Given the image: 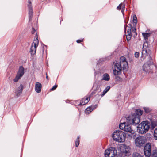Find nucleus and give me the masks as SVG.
<instances>
[{
    "label": "nucleus",
    "mask_w": 157,
    "mask_h": 157,
    "mask_svg": "<svg viewBox=\"0 0 157 157\" xmlns=\"http://www.w3.org/2000/svg\"><path fill=\"white\" fill-rule=\"evenodd\" d=\"M128 67V63L126 61V58L124 57H121L120 62L114 63L113 64V69L114 74L115 75H120L121 73L122 69L126 70Z\"/></svg>",
    "instance_id": "1"
},
{
    "label": "nucleus",
    "mask_w": 157,
    "mask_h": 157,
    "mask_svg": "<svg viewBox=\"0 0 157 157\" xmlns=\"http://www.w3.org/2000/svg\"><path fill=\"white\" fill-rule=\"evenodd\" d=\"M142 113V111L139 109L136 110L133 114L128 117L127 120L128 121V123L133 125L138 124L140 121V116Z\"/></svg>",
    "instance_id": "2"
},
{
    "label": "nucleus",
    "mask_w": 157,
    "mask_h": 157,
    "mask_svg": "<svg viewBox=\"0 0 157 157\" xmlns=\"http://www.w3.org/2000/svg\"><path fill=\"white\" fill-rule=\"evenodd\" d=\"M150 124L147 121H143L139 124L137 127V130L138 132L144 134L147 132L150 128Z\"/></svg>",
    "instance_id": "3"
},
{
    "label": "nucleus",
    "mask_w": 157,
    "mask_h": 157,
    "mask_svg": "<svg viewBox=\"0 0 157 157\" xmlns=\"http://www.w3.org/2000/svg\"><path fill=\"white\" fill-rule=\"evenodd\" d=\"M112 137L114 140L119 142H123L125 140L124 133L121 131L118 130L114 131Z\"/></svg>",
    "instance_id": "4"
},
{
    "label": "nucleus",
    "mask_w": 157,
    "mask_h": 157,
    "mask_svg": "<svg viewBox=\"0 0 157 157\" xmlns=\"http://www.w3.org/2000/svg\"><path fill=\"white\" fill-rule=\"evenodd\" d=\"M153 66L151 57L149 56V61L143 65V71L146 73L151 72L153 69Z\"/></svg>",
    "instance_id": "5"
},
{
    "label": "nucleus",
    "mask_w": 157,
    "mask_h": 157,
    "mask_svg": "<svg viewBox=\"0 0 157 157\" xmlns=\"http://www.w3.org/2000/svg\"><path fill=\"white\" fill-rule=\"evenodd\" d=\"M117 153V150L115 147H111L105 150V157H114Z\"/></svg>",
    "instance_id": "6"
},
{
    "label": "nucleus",
    "mask_w": 157,
    "mask_h": 157,
    "mask_svg": "<svg viewBox=\"0 0 157 157\" xmlns=\"http://www.w3.org/2000/svg\"><path fill=\"white\" fill-rule=\"evenodd\" d=\"M119 127L120 129L125 131L132 133H134V131L132 129L130 125L127 124L125 122L121 123L119 125Z\"/></svg>",
    "instance_id": "7"
},
{
    "label": "nucleus",
    "mask_w": 157,
    "mask_h": 157,
    "mask_svg": "<svg viewBox=\"0 0 157 157\" xmlns=\"http://www.w3.org/2000/svg\"><path fill=\"white\" fill-rule=\"evenodd\" d=\"M145 143V138L143 136H138L135 140V144L138 147H140L142 146Z\"/></svg>",
    "instance_id": "8"
},
{
    "label": "nucleus",
    "mask_w": 157,
    "mask_h": 157,
    "mask_svg": "<svg viewBox=\"0 0 157 157\" xmlns=\"http://www.w3.org/2000/svg\"><path fill=\"white\" fill-rule=\"evenodd\" d=\"M24 70V68L22 66H20L16 76L13 79L14 82H17L22 76L25 73Z\"/></svg>",
    "instance_id": "9"
},
{
    "label": "nucleus",
    "mask_w": 157,
    "mask_h": 157,
    "mask_svg": "<svg viewBox=\"0 0 157 157\" xmlns=\"http://www.w3.org/2000/svg\"><path fill=\"white\" fill-rule=\"evenodd\" d=\"M144 153L145 156L149 157L151 154V145L150 143H147L144 148Z\"/></svg>",
    "instance_id": "10"
},
{
    "label": "nucleus",
    "mask_w": 157,
    "mask_h": 157,
    "mask_svg": "<svg viewBox=\"0 0 157 157\" xmlns=\"http://www.w3.org/2000/svg\"><path fill=\"white\" fill-rule=\"evenodd\" d=\"M38 40L36 38V39L34 40L33 42L32 43L30 48V52L31 55H34L36 53V48L38 45Z\"/></svg>",
    "instance_id": "11"
},
{
    "label": "nucleus",
    "mask_w": 157,
    "mask_h": 157,
    "mask_svg": "<svg viewBox=\"0 0 157 157\" xmlns=\"http://www.w3.org/2000/svg\"><path fill=\"white\" fill-rule=\"evenodd\" d=\"M123 146L124 148L122 152V155H125L126 156H128L130 155V148L129 146H127L123 144L122 147Z\"/></svg>",
    "instance_id": "12"
},
{
    "label": "nucleus",
    "mask_w": 157,
    "mask_h": 157,
    "mask_svg": "<svg viewBox=\"0 0 157 157\" xmlns=\"http://www.w3.org/2000/svg\"><path fill=\"white\" fill-rule=\"evenodd\" d=\"M28 2V7L29 12V19L30 21L31 20L33 16V9L31 2L30 0H29Z\"/></svg>",
    "instance_id": "13"
},
{
    "label": "nucleus",
    "mask_w": 157,
    "mask_h": 157,
    "mask_svg": "<svg viewBox=\"0 0 157 157\" xmlns=\"http://www.w3.org/2000/svg\"><path fill=\"white\" fill-rule=\"evenodd\" d=\"M23 88V86L21 84L20 86L17 88L15 90V93L17 96L20 95L22 93Z\"/></svg>",
    "instance_id": "14"
},
{
    "label": "nucleus",
    "mask_w": 157,
    "mask_h": 157,
    "mask_svg": "<svg viewBox=\"0 0 157 157\" xmlns=\"http://www.w3.org/2000/svg\"><path fill=\"white\" fill-rule=\"evenodd\" d=\"M35 90L37 93L40 92L41 89V84L39 82H36L35 86Z\"/></svg>",
    "instance_id": "15"
},
{
    "label": "nucleus",
    "mask_w": 157,
    "mask_h": 157,
    "mask_svg": "<svg viewBox=\"0 0 157 157\" xmlns=\"http://www.w3.org/2000/svg\"><path fill=\"white\" fill-rule=\"evenodd\" d=\"M132 25L131 24L125 27L124 32L125 34H130L131 33Z\"/></svg>",
    "instance_id": "16"
},
{
    "label": "nucleus",
    "mask_w": 157,
    "mask_h": 157,
    "mask_svg": "<svg viewBox=\"0 0 157 157\" xmlns=\"http://www.w3.org/2000/svg\"><path fill=\"white\" fill-rule=\"evenodd\" d=\"M148 50L147 49H143V50L142 52V59H143V60H144L146 57V56H148V59H149V56H149L148 55V54L147 53V51Z\"/></svg>",
    "instance_id": "17"
},
{
    "label": "nucleus",
    "mask_w": 157,
    "mask_h": 157,
    "mask_svg": "<svg viewBox=\"0 0 157 157\" xmlns=\"http://www.w3.org/2000/svg\"><path fill=\"white\" fill-rule=\"evenodd\" d=\"M90 100V98L88 97H86L85 98H83L81 101L78 105H84L88 103Z\"/></svg>",
    "instance_id": "18"
},
{
    "label": "nucleus",
    "mask_w": 157,
    "mask_h": 157,
    "mask_svg": "<svg viewBox=\"0 0 157 157\" xmlns=\"http://www.w3.org/2000/svg\"><path fill=\"white\" fill-rule=\"evenodd\" d=\"M124 5H123L121 3L117 7V10H120L121 8V12L123 14H124Z\"/></svg>",
    "instance_id": "19"
},
{
    "label": "nucleus",
    "mask_w": 157,
    "mask_h": 157,
    "mask_svg": "<svg viewBox=\"0 0 157 157\" xmlns=\"http://www.w3.org/2000/svg\"><path fill=\"white\" fill-rule=\"evenodd\" d=\"M110 79L109 75L107 73H105L103 75L102 80H104L107 81L109 80Z\"/></svg>",
    "instance_id": "20"
},
{
    "label": "nucleus",
    "mask_w": 157,
    "mask_h": 157,
    "mask_svg": "<svg viewBox=\"0 0 157 157\" xmlns=\"http://www.w3.org/2000/svg\"><path fill=\"white\" fill-rule=\"evenodd\" d=\"M142 35L144 39L146 40H148V38L151 35V33H143Z\"/></svg>",
    "instance_id": "21"
},
{
    "label": "nucleus",
    "mask_w": 157,
    "mask_h": 157,
    "mask_svg": "<svg viewBox=\"0 0 157 157\" xmlns=\"http://www.w3.org/2000/svg\"><path fill=\"white\" fill-rule=\"evenodd\" d=\"M110 89V87L109 86H107L106 88L103 90L102 94H101V97L103 96Z\"/></svg>",
    "instance_id": "22"
},
{
    "label": "nucleus",
    "mask_w": 157,
    "mask_h": 157,
    "mask_svg": "<svg viewBox=\"0 0 157 157\" xmlns=\"http://www.w3.org/2000/svg\"><path fill=\"white\" fill-rule=\"evenodd\" d=\"M157 126V121H151V128L153 129L155 127Z\"/></svg>",
    "instance_id": "23"
},
{
    "label": "nucleus",
    "mask_w": 157,
    "mask_h": 157,
    "mask_svg": "<svg viewBox=\"0 0 157 157\" xmlns=\"http://www.w3.org/2000/svg\"><path fill=\"white\" fill-rule=\"evenodd\" d=\"M137 21L136 15H135L133 16V22L134 24V26H135L136 25Z\"/></svg>",
    "instance_id": "24"
},
{
    "label": "nucleus",
    "mask_w": 157,
    "mask_h": 157,
    "mask_svg": "<svg viewBox=\"0 0 157 157\" xmlns=\"http://www.w3.org/2000/svg\"><path fill=\"white\" fill-rule=\"evenodd\" d=\"M79 138H80V136H78L77 137V140L75 141V146L76 147H78L80 141L79 140Z\"/></svg>",
    "instance_id": "25"
},
{
    "label": "nucleus",
    "mask_w": 157,
    "mask_h": 157,
    "mask_svg": "<svg viewBox=\"0 0 157 157\" xmlns=\"http://www.w3.org/2000/svg\"><path fill=\"white\" fill-rule=\"evenodd\" d=\"M148 45V43L147 42H144L143 45V49L149 50Z\"/></svg>",
    "instance_id": "26"
},
{
    "label": "nucleus",
    "mask_w": 157,
    "mask_h": 157,
    "mask_svg": "<svg viewBox=\"0 0 157 157\" xmlns=\"http://www.w3.org/2000/svg\"><path fill=\"white\" fill-rule=\"evenodd\" d=\"M144 110L145 112L146 113H148L150 112H151V109L147 107H144Z\"/></svg>",
    "instance_id": "27"
},
{
    "label": "nucleus",
    "mask_w": 157,
    "mask_h": 157,
    "mask_svg": "<svg viewBox=\"0 0 157 157\" xmlns=\"http://www.w3.org/2000/svg\"><path fill=\"white\" fill-rule=\"evenodd\" d=\"M92 110L90 107H88L85 110V112L86 113L89 114L92 111Z\"/></svg>",
    "instance_id": "28"
},
{
    "label": "nucleus",
    "mask_w": 157,
    "mask_h": 157,
    "mask_svg": "<svg viewBox=\"0 0 157 157\" xmlns=\"http://www.w3.org/2000/svg\"><path fill=\"white\" fill-rule=\"evenodd\" d=\"M152 157H157V150L153 151Z\"/></svg>",
    "instance_id": "29"
},
{
    "label": "nucleus",
    "mask_w": 157,
    "mask_h": 157,
    "mask_svg": "<svg viewBox=\"0 0 157 157\" xmlns=\"http://www.w3.org/2000/svg\"><path fill=\"white\" fill-rule=\"evenodd\" d=\"M154 136L155 139V140H157V128L155 129L154 130Z\"/></svg>",
    "instance_id": "30"
},
{
    "label": "nucleus",
    "mask_w": 157,
    "mask_h": 157,
    "mask_svg": "<svg viewBox=\"0 0 157 157\" xmlns=\"http://www.w3.org/2000/svg\"><path fill=\"white\" fill-rule=\"evenodd\" d=\"M126 39L127 40L129 41L130 40L131 36H132V34L131 33L130 34H126Z\"/></svg>",
    "instance_id": "31"
},
{
    "label": "nucleus",
    "mask_w": 157,
    "mask_h": 157,
    "mask_svg": "<svg viewBox=\"0 0 157 157\" xmlns=\"http://www.w3.org/2000/svg\"><path fill=\"white\" fill-rule=\"evenodd\" d=\"M142 156L137 153H134L133 154V157H141Z\"/></svg>",
    "instance_id": "32"
},
{
    "label": "nucleus",
    "mask_w": 157,
    "mask_h": 157,
    "mask_svg": "<svg viewBox=\"0 0 157 157\" xmlns=\"http://www.w3.org/2000/svg\"><path fill=\"white\" fill-rule=\"evenodd\" d=\"M132 32L134 33H135V34H136V35H137V33L136 32V28L135 26V27L133 26L132 27Z\"/></svg>",
    "instance_id": "33"
},
{
    "label": "nucleus",
    "mask_w": 157,
    "mask_h": 157,
    "mask_svg": "<svg viewBox=\"0 0 157 157\" xmlns=\"http://www.w3.org/2000/svg\"><path fill=\"white\" fill-rule=\"evenodd\" d=\"M58 86L56 85L54 86L50 90L51 91H53L55 90L57 88Z\"/></svg>",
    "instance_id": "34"
},
{
    "label": "nucleus",
    "mask_w": 157,
    "mask_h": 157,
    "mask_svg": "<svg viewBox=\"0 0 157 157\" xmlns=\"http://www.w3.org/2000/svg\"><path fill=\"white\" fill-rule=\"evenodd\" d=\"M139 53L138 52H136L135 53V56L136 58H138L139 57Z\"/></svg>",
    "instance_id": "35"
},
{
    "label": "nucleus",
    "mask_w": 157,
    "mask_h": 157,
    "mask_svg": "<svg viewBox=\"0 0 157 157\" xmlns=\"http://www.w3.org/2000/svg\"><path fill=\"white\" fill-rule=\"evenodd\" d=\"M35 32V30L33 28H32V30L31 31V33L32 34H33Z\"/></svg>",
    "instance_id": "36"
},
{
    "label": "nucleus",
    "mask_w": 157,
    "mask_h": 157,
    "mask_svg": "<svg viewBox=\"0 0 157 157\" xmlns=\"http://www.w3.org/2000/svg\"><path fill=\"white\" fill-rule=\"evenodd\" d=\"M82 40H77V43H80L81 42H82Z\"/></svg>",
    "instance_id": "37"
},
{
    "label": "nucleus",
    "mask_w": 157,
    "mask_h": 157,
    "mask_svg": "<svg viewBox=\"0 0 157 157\" xmlns=\"http://www.w3.org/2000/svg\"><path fill=\"white\" fill-rule=\"evenodd\" d=\"M46 78L47 79H48V76L47 75V74L46 73Z\"/></svg>",
    "instance_id": "38"
},
{
    "label": "nucleus",
    "mask_w": 157,
    "mask_h": 157,
    "mask_svg": "<svg viewBox=\"0 0 157 157\" xmlns=\"http://www.w3.org/2000/svg\"><path fill=\"white\" fill-rule=\"evenodd\" d=\"M141 157H142V156Z\"/></svg>",
    "instance_id": "39"
}]
</instances>
